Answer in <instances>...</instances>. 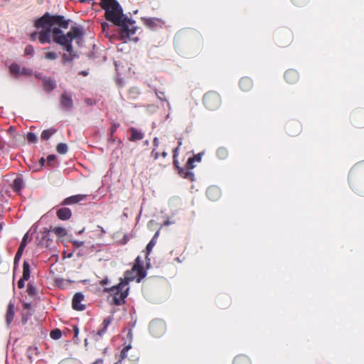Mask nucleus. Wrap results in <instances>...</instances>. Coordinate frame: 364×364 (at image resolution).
<instances>
[{
	"instance_id": "4",
	"label": "nucleus",
	"mask_w": 364,
	"mask_h": 364,
	"mask_svg": "<svg viewBox=\"0 0 364 364\" xmlns=\"http://www.w3.org/2000/svg\"><path fill=\"white\" fill-rule=\"evenodd\" d=\"M140 260L139 257L136 259V264L133 266L132 269L129 272H127L124 279H121L124 282H127L136 280L137 282H140L141 279L145 277L146 273L143 270L142 267L139 264Z\"/></svg>"
},
{
	"instance_id": "26",
	"label": "nucleus",
	"mask_w": 364,
	"mask_h": 364,
	"mask_svg": "<svg viewBox=\"0 0 364 364\" xmlns=\"http://www.w3.org/2000/svg\"><path fill=\"white\" fill-rule=\"evenodd\" d=\"M50 337L53 339H59L61 337V331L59 329L53 330L50 332Z\"/></svg>"
},
{
	"instance_id": "52",
	"label": "nucleus",
	"mask_w": 364,
	"mask_h": 364,
	"mask_svg": "<svg viewBox=\"0 0 364 364\" xmlns=\"http://www.w3.org/2000/svg\"><path fill=\"white\" fill-rule=\"evenodd\" d=\"M295 4H299V0H292Z\"/></svg>"
},
{
	"instance_id": "13",
	"label": "nucleus",
	"mask_w": 364,
	"mask_h": 364,
	"mask_svg": "<svg viewBox=\"0 0 364 364\" xmlns=\"http://www.w3.org/2000/svg\"><path fill=\"white\" fill-rule=\"evenodd\" d=\"M14 317V306L12 303H9V304L8 306L6 316V323L8 325L10 324L11 322L13 321Z\"/></svg>"
},
{
	"instance_id": "23",
	"label": "nucleus",
	"mask_w": 364,
	"mask_h": 364,
	"mask_svg": "<svg viewBox=\"0 0 364 364\" xmlns=\"http://www.w3.org/2000/svg\"><path fill=\"white\" fill-rule=\"evenodd\" d=\"M58 57V53L53 51L46 52L44 54V58L48 60H54L57 59Z\"/></svg>"
},
{
	"instance_id": "1",
	"label": "nucleus",
	"mask_w": 364,
	"mask_h": 364,
	"mask_svg": "<svg viewBox=\"0 0 364 364\" xmlns=\"http://www.w3.org/2000/svg\"><path fill=\"white\" fill-rule=\"evenodd\" d=\"M35 26L38 31L31 33L30 38L32 41L38 38L41 43L45 44L50 43L52 36L53 41L60 45L72 58L76 56L72 43L75 41L79 44L82 41L83 33L80 28H72L66 35H64L62 28H68V21L63 16H50L48 14H44L36 21Z\"/></svg>"
},
{
	"instance_id": "12",
	"label": "nucleus",
	"mask_w": 364,
	"mask_h": 364,
	"mask_svg": "<svg viewBox=\"0 0 364 364\" xmlns=\"http://www.w3.org/2000/svg\"><path fill=\"white\" fill-rule=\"evenodd\" d=\"M285 78L287 82L290 83H293L298 79V74L294 70H289L287 71L285 74Z\"/></svg>"
},
{
	"instance_id": "25",
	"label": "nucleus",
	"mask_w": 364,
	"mask_h": 364,
	"mask_svg": "<svg viewBox=\"0 0 364 364\" xmlns=\"http://www.w3.org/2000/svg\"><path fill=\"white\" fill-rule=\"evenodd\" d=\"M55 133V130L53 129H47L44 130L41 134V138L43 139H48L53 134Z\"/></svg>"
},
{
	"instance_id": "9",
	"label": "nucleus",
	"mask_w": 364,
	"mask_h": 364,
	"mask_svg": "<svg viewBox=\"0 0 364 364\" xmlns=\"http://www.w3.org/2000/svg\"><path fill=\"white\" fill-rule=\"evenodd\" d=\"M220 189L216 186L209 187L207 190V196L212 200H217L220 197Z\"/></svg>"
},
{
	"instance_id": "45",
	"label": "nucleus",
	"mask_w": 364,
	"mask_h": 364,
	"mask_svg": "<svg viewBox=\"0 0 364 364\" xmlns=\"http://www.w3.org/2000/svg\"><path fill=\"white\" fill-rule=\"evenodd\" d=\"M8 132L10 133L11 134H14V128L13 127H10L9 129H8Z\"/></svg>"
},
{
	"instance_id": "36",
	"label": "nucleus",
	"mask_w": 364,
	"mask_h": 364,
	"mask_svg": "<svg viewBox=\"0 0 364 364\" xmlns=\"http://www.w3.org/2000/svg\"><path fill=\"white\" fill-rule=\"evenodd\" d=\"M25 281H26V279H23V278H21L18 282V287L20 288V289H22L23 287H24V282Z\"/></svg>"
},
{
	"instance_id": "56",
	"label": "nucleus",
	"mask_w": 364,
	"mask_h": 364,
	"mask_svg": "<svg viewBox=\"0 0 364 364\" xmlns=\"http://www.w3.org/2000/svg\"><path fill=\"white\" fill-rule=\"evenodd\" d=\"M114 364H122V363H121V361H119V362H117V363H114Z\"/></svg>"
},
{
	"instance_id": "7",
	"label": "nucleus",
	"mask_w": 364,
	"mask_h": 364,
	"mask_svg": "<svg viewBox=\"0 0 364 364\" xmlns=\"http://www.w3.org/2000/svg\"><path fill=\"white\" fill-rule=\"evenodd\" d=\"M87 196L83 194H78L75 196H73L68 198H66L63 200L64 205H73L75 203H77L82 200H84L86 198Z\"/></svg>"
},
{
	"instance_id": "46",
	"label": "nucleus",
	"mask_w": 364,
	"mask_h": 364,
	"mask_svg": "<svg viewBox=\"0 0 364 364\" xmlns=\"http://www.w3.org/2000/svg\"><path fill=\"white\" fill-rule=\"evenodd\" d=\"M108 282H109V281H108V279H103V280H102V281L100 282V284H101V285H105V284H107L108 283Z\"/></svg>"
},
{
	"instance_id": "5",
	"label": "nucleus",
	"mask_w": 364,
	"mask_h": 364,
	"mask_svg": "<svg viewBox=\"0 0 364 364\" xmlns=\"http://www.w3.org/2000/svg\"><path fill=\"white\" fill-rule=\"evenodd\" d=\"M204 103L208 109H215L220 105V97L215 92H209L204 97Z\"/></svg>"
},
{
	"instance_id": "17",
	"label": "nucleus",
	"mask_w": 364,
	"mask_h": 364,
	"mask_svg": "<svg viewBox=\"0 0 364 364\" xmlns=\"http://www.w3.org/2000/svg\"><path fill=\"white\" fill-rule=\"evenodd\" d=\"M62 105L65 107H70L73 105L71 97L67 94H63L61 97Z\"/></svg>"
},
{
	"instance_id": "30",
	"label": "nucleus",
	"mask_w": 364,
	"mask_h": 364,
	"mask_svg": "<svg viewBox=\"0 0 364 364\" xmlns=\"http://www.w3.org/2000/svg\"><path fill=\"white\" fill-rule=\"evenodd\" d=\"M156 240H154V238H152V240L148 243L146 246V250L148 252V254L151 251L152 248L154 247L156 244Z\"/></svg>"
},
{
	"instance_id": "3",
	"label": "nucleus",
	"mask_w": 364,
	"mask_h": 364,
	"mask_svg": "<svg viewBox=\"0 0 364 364\" xmlns=\"http://www.w3.org/2000/svg\"><path fill=\"white\" fill-rule=\"evenodd\" d=\"M105 291L109 292L113 297V301L115 304L119 305L124 301V299L128 295L129 287L127 282H124L121 280L117 286H113L111 288H105Z\"/></svg>"
},
{
	"instance_id": "31",
	"label": "nucleus",
	"mask_w": 364,
	"mask_h": 364,
	"mask_svg": "<svg viewBox=\"0 0 364 364\" xmlns=\"http://www.w3.org/2000/svg\"><path fill=\"white\" fill-rule=\"evenodd\" d=\"M130 348H131V346H130V345H129V346H127L124 347V348L122 349V352H121V356H122V359H124V358H125L127 357V352H128V350H129Z\"/></svg>"
},
{
	"instance_id": "15",
	"label": "nucleus",
	"mask_w": 364,
	"mask_h": 364,
	"mask_svg": "<svg viewBox=\"0 0 364 364\" xmlns=\"http://www.w3.org/2000/svg\"><path fill=\"white\" fill-rule=\"evenodd\" d=\"M240 86L243 90H248L252 87V81L250 78L244 77L240 82Z\"/></svg>"
},
{
	"instance_id": "34",
	"label": "nucleus",
	"mask_w": 364,
	"mask_h": 364,
	"mask_svg": "<svg viewBox=\"0 0 364 364\" xmlns=\"http://www.w3.org/2000/svg\"><path fill=\"white\" fill-rule=\"evenodd\" d=\"M27 240H28V234L26 233L23 236L20 245L25 247L27 244Z\"/></svg>"
},
{
	"instance_id": "20",
	"label": "nucleus",
	"mask_w": 364,
	"mask_h": 364,
	"mask_svg": "<svg viewBox=\"0 0 364 364\" xmlns=\"http://www.w3.org/2000/svg\"><path fill=\"white\" fill-rule=\"evenodd\" d=\"M131 140L135 141V140H140L143 138V134L140 132L137 131L134 128L131 129Z\"/></svg>"
},
{
	"instance_id": "39",
	"label": "nucleus",
	"mask_w": 364,
	"mask_h": 364,
	"mask_svg": "<svg viewBox=\"0 0 364 364\" xmlns=\"http://www.w3.org/2000/svg\"><path fill=\"white\" fill-rule=\"evenodd\" d=\"M202 154H203L200 153V154H198L193 157V158H195L196 162H200L201 161Z\"/></svg>"
},
{
	"instance_id": "40",
	"label": "nucleus",
	"mask_w": 364,
	"mask_h": 364,
	"mask_svg": "<svg viewBox=\"0 0 364 364\" xmlns=\"http://www.w3.org/2000/svg\"><path fill=\"white\" fill-rule=\"evenodd\" d=\"M21 254L16 252L15 258H14V264H16L21 259Z\"/></svg>"
},
{
	"instance_id": "48",
	"label": "nucleus",
	"mask_w": 364,
	"mask_h": 364,
	"mask_svg": "<svg viewBox=\"0 0 364 364\" xmlns=\"http://www.w3.org/2000/svg\"><path fill=\"white\" fill-rule=\"evenodd\" d=\"M159 230L156 232V233H155V235H154V236L153 237V238H154V240L156 241V238L159 237Z\"/></svg>"
},
{
	"instance_id": "47",
	"label": "nucleus",
	"mask_w": 364,
	"mask_h": 364,
	"mask_svg": "<svg viewBox=\"0 0 364 364\" xmlns=\"http://www.w3.org/2000/svg\"><path fill=\"white\" fill-rule=\"evenodd\" d=\"M75 337H77L79 334V329L77 328H74Z\"/></svg>"
},
{
	"instance_id": "11",
	"label": "nucleus",
	"mask_w": 364,
	"mask_h": 364,
	"mask_svg": "<svg viewBox=\"0 0 364 364\" xmlns=\"http://www.w3.org/2000/svg\"><path fill=\"white\" fill-rule=\"evenodd\" d=\"M71 210L67 208H61L57 212L58 217L63 220L69 219L71 216Z\"/></svg>"
},
{
	"instance_id": "44",
	"label": "nucleus",
	"mask_w": 364,
	"mask_h": 364,
	"mask_svg": "<svg viewBox=\"0 0 364 364\" xmlns=\"http://www.w3.org/2000/svg\"><path fill=\"white\" fill-rule=\"evenodd\" d=\"M24 248H25L24 247H22V246H21V245H20V246H19V247H18V250L17 252H18V253H20V254H21V255H22V254H23V250H24Z\"/></svg>"
},
{
	"instance_id": "32",
	"label": "nucleus",
	"mask_w": 364,
	"mask_h": 364,
	"mask_svg": "<svg viewBox=\"0 0 364 364\" xmlns=\"http://www.w3.org/2000/svg\"><path fill=\"white\" fill-rule=\"evenodd\" d=\"M27 291L31 295H34L36 293V289L31 284H29L27 288Z\"/></svg>"
},
{
	"instance_id": "10",
	"label": "nucleus",
	"mask_w": 364,
	"mask_h": 364,
	"mask_svg": "<svg viewBox=\"0 0 364 364\" xmlns=\"http://www.w3.org/2000/svg\"><path fill=\"white\" fill-rule=\"evenodd\" d=\"M157 328H161V331L164 330V325L161 321H155L151 323L150 330L152 332V333L156 336H157L160 334V332H157V331H156Z\"/></svg>"
},
{
	"instance_id": "22",
	"label": "nucleus",
	"mask_w": 364,
	"mask_h": 364,
	"mask_svg": "<svg viewBox=\"0 0 364 364\" xmlns=\"http://www.w3.org/2000/svg\"><path fill=\"white\" fill-rule=\"evenodd\" d=\"M57 151L60 154H65L68 152V146L65 143H60L56 147Z\"/></svg>"
},
{
	"instance_id": "21",
	"label": "nucleus",
	"mask_w": 364,
	"mask_h": 364,
	"mask_svg": "<svg viewBox=\"0 0 364 364\" xmlns=\"http://www.w3.org/2000/svg\"><path fill=\"white\" fill-rule=\"evenodd\" d=\"M234 364H250V363L247 357L240 355L235 358Z\"/></svg>"
},
{
	"instance_id": "6",
	"label": "nucleus",
	"mask_w": 364,
	"mask_h": 364,
	"mask_svg": "<svg viewBox=\"0 0 364 364\" xmlns=\"http://www.w3.org/2000/svg\"><path fill=\"white\" fill-rule=\"evenodd\" d=\"M84 300V296L81 293H76L72 301L73 308L77 311H82L85 309V305L82 304Z\"/></svg>"
},
{
	"instance_id": "35",
	"label": "nucleus",
	"mask_w": 364,
	"mask_h": 364,
	"mask_svg": "<svg viewBox=\"0 0 364 364\" xmlns=\"http://www.w3.org/2000/svg\"><path fill=\"white\" fill-rule=\"evenodd\" d=\"M227 153H226V151L223 149H219L218 150V155L220 156V157H225Z\"/></svg>"
},
{
	"instance_id": "19",
	"label": "nucleus",
	"mask_w": 364,
	"mask_h": 364,
	"mask_svg": "<svg viewBox=\"0 0 364 364\" xmlns=\"http://www.w3.org/2000/svg\"><path fill=\"white\" fill-rule=\"evenodd\" d=\"M30 277V266L27 262H23V279L28 280Z\"/></svg>"
},
{
	"instance_id": "54",
	"label": "nucleus",
	"mask_w": 364,
	"mask_h": 364,
	"mask_svg": "<svg viewBox=\"0 0 364 364\" xmlns=\"http://www.w3.org/2000/svg\"><path fill=\"white\" fill-rule=\"evenodd\" d=\"M63 59H65V60H68V59L67 58V57H66V55H64L63 56Z\"/></svg>"
},
{
	"instance_id": "50",
	"label": "nucleus",
	"mask_w": 364,
	"mask_h": 364,
	"mask_svg": "<svg viewBox=\"0 0 364 364\" xmlns=\"http://www.w3.org/2000/svg\"><path fill=\"white\" fill-rule=\"evenodd\" d=\"M170 221L169 220H167L164 223V225H170Z\"/></svg>"
},
{
	"instance_id": "51",
	"label": "nucleus",
	"mask_w": 364,
	"mask_h": 364,
	"mask_svg": "<svg viewBox=\"0 0 364 364\" xmlns=\"http://www.w3.org/2000/svg\"><path fill=\"white\" fill-rule=\"evenodd\" d=\"M101 363H102V361L98 360V361H96L95 363H94L93 364H101Z\"/></svg>"
},
{
	"instance_id": "29",
	"label": "nucleus",
	"mask_w": 364,
	"mask_h": 364,
	"mask_svg": "<svg viewBox=\"0 0 364 364\" xmlns=\"http://www.w3.org/2000/svg\"><path fill=\"white\" fill-rule=\"evenodd\" d=\"M195 158H189L188 160V162H187V165H188V168L190 169H193L196 167V164H195Z\"/></svg>"
},
{
	"instance_id": "24",
	"label": "nucleus",
	"mask_w": 364,
	"mask_h": 364,
	"mask_svg": "<svg viewBox=\"0 0 364 364\" xmlns=\"http://www.w3.org/2000/svg\"><path fill=\"white\" fill-rule=\"evenodd\" d=\"M146 24L150 28H154V26L161 25V21L159 19H156V18H151V19H149L147 21Z\"/></svg>"
},
{
	"instance_id": "8",
	"label": "nucleus",
	"mask_w": 364,
	"mask_h": 364,
	"mask_svg": "<svg viewBox=\"0 0 364 364\" xmlns=\"http://www.w3.org/2000/svg\"><path fill=\"white\" fill-rule=\"evenodd\" d=\"M10 71L14 75H28L30 74V71L26 68L21 69L20 66L18 64L13 63L10 65Z\"/></svg>"
},
{
	"instance_id": "37",
	"label": "nucleus",
	"mask_w": 364,
	"mask_h": 364,
	"mask_svg": "<svg viewBox=\"0 0 364 364\" xmlns=\"http://www.w3.org/2000/svg\"><path fill=\"white\" fill-rule=\"evenodd\" d=\"M101 26H102V31L105 32L107 31V28L109 27V24L107 22H103V23H102Z\"/></svg>"
},
{
	"instance_id": "42",
	"label": "nucleus",
	"mask_w": 364,
	"mask_h": 364,
	"mask_svg": "<svg viewBox=\"0 0 364 364\" xmlns=\"http://www.w3.org/2000/svg\"><path fill=\"white\" fill-rule=\"evenodd\" d=\"M55 159V155H49L47 157V161H48V163L52 162Z\"/></svg>"
},
{
	"instance_id": "28",
	"label": "nucleus",
	"mask_w": 364,
	"mask_h": 364,
	"mask_svg": "<svg viewBox=\"0 0 364 364\" xmlns=\"http://www.w3.org/2000/svg\"><path fill=\"white\" fill-rule=\"evenodd\" d=\"M110 322H111V319H109V318L105 319L104 321L105 327L102 330H100L98 331L97 334L99 336H102L105 333V331H106V329H107L108 325L110 323Z\"/></svg>"
},
{
	"instance_id": "53",
	"label": "nucleus",
	"mask_w": 364,
	"mask_h": 364,
	"mask_svg": "<svg viewBox=\"0 0 364 364\" xmlns=\"http://www.w3.org/2000/svg\"><path fill=\"white\" fill-rule=\"evenodd\" d=\"M84 230H85V228H82L81 230H80L78 232V234H81L82 232H83Z\"/></svg>"
},
{
	"instance_id": "2",
	"label": "nucleus",
	"mask_w": 364,
	"mask_h": 364,
	"mask_svg": "<svg viewBox=\"0 0 364 364\" xmlns=\"http://www.w3.org/2000/svg\"><path fill=\"white\" fill-rule=\"evenodd\" d=\"M100 5L105 10L107 20L121 28V38L128 39L136 32L134 22L123 14L122 9L115 0H100Z\"/></svg>"
},
{
	"instance_id": "38",
	"label": "nucleus",
	"mask_w": 364,
	"mask_h": 364,
	"mask_svg": "<svg viewBox=\"0 0 364 364\" xmlns=\"http://www.w3.org/2000/svg\"><path fill=\"white\" fill-rule=\"evenodd\" d=\"M181 144H182V141H180L178 142V146L174 149V151H173V157L174 158H176V156L178 155V150H179V146H181Z\"/></svg>"
},
{
	"instance_id": "18",
	"label": "nucleus",
	"mask_w": 364,
	"mask_h": 364,
	"mask_svg": "<svg viewBox=\"0 0 364 364\" xmlns=\"http://www.w3.org/2000/svg\"><path fill=\"white\" fill-rule=\"evenodd\" d=\"M52 232L58 237H63L67 235V230L62 227H55Z\"/></svg>"
},
{
	"instance_id": "16",
	"label": "nucleus",
	"mask_w": 364,
	"mask_h": 364,
	"mask_svg": "<svg viewBox=\"0 0 364 364\" xmlns=\"http://www.w3.org/2000/svg\"><path fill=\"white\" fill-rule=\"evenodd\" d=\"M23 186V181L21 178H16L14 179L12 188L15 191L19 192Z\"/></svg>"
},
{
	"instance_id": "33",
	"label": "nucleus",
	"mask_w": 364,
	"mask_h": 364,
	"mask_svg": "<svg viewBox=\"0 0 364 364\" xmlns=\"http://www.w3.org/2000/svg\"><path fill=\"white\" fill-rule=\"evenodd\" d=\"M71 242L77 248L82 247L85 243L83 241H79L76 240H71Z\"/></svg>"
},
{
	"instance_id": "49",
	"label": "nucleus",
	"mask_w": 364,
	"mask_h": 364,
	"mask_svg": "<svg viewBox=\"0 0 364 364\" xmlns=\"http://www.w3.org/2000/svg\"><path fill=\"white\" fill-rule=\"evenodd\" d=\"M44 161H45V160H44V159H43V158H41V159H40V163H41V166H43V165Z\"/></svg>"
},
{
	"instance_id": "41",
	"label": "nucleus",
	"mask_w": 364,
	"mask_h": 364,
	"mask_svg": "<svg viewBox=\"0 0 364 364\" xmlns=\"http://www.w3.org/2000/svg\"><path fill=\"white\" fill-rule=\"evenodd\" d=\"M33 51V48L31 46H27L26 48L25 52L26 54H31Z\"/></svg>"
},
{
	"instance_id": "14",
	"label": "nucleus",
	"mask_w": 364,
	"mask_h": 364,
	"mask_svg": "<svg viewBox=\"0 0 364 364\" xmlns=\"http://www.w3.org/2000/svg\"><path fill=\"white\" fill-rule=\"evenodd\" d=\"M43 86L46 90L50 91L55 87L56 82L52 78H46L43 80Z\"/></svg>"
},
{
	"instance_id": "55",
	"label": "nucleus",
	"mask_w": 364,
	"mask_h": 364,
	"mask_svg": "<svg viewBox=\"0 0 364 364\" xmlns=\"http://www.w3.org/2000/svg\"><path fill=\"white\" fill-rule=\"evenodd\" d=\"M25 306H26V308H28V306H29V304H25Z\"/></svg>"
},
{
	"instance_id": "43",
	"label": "nucleus",
	"mask_w": 364,
	"mask_h": 364,
	"mask_svg": "<svg viewBox=\"0 0 364 364\" xmlns=\"http://www.w3.org/2000/svg\"><path fill=\"white\" fill-rule=\"evenodd\" d=\"M153 143H154V146H156H156H159V139H158V138H156V137H155V138L154 139Z\"/></svg>"
},
{
	"instance_id": "27",
	"label": "nucleus",
	"mask_w": 364,
	"mask_h": 364,
	"mask_svg": "<svg viewBox=\"0 0 364 364\" xmlns=\"http://www.w3.org/2000/svg\"><path fill=\"white\" fill-rule=\"evenodd\" d=\"M26 139L29 142L36 143L37 141V137L35 134L28 132L26 136Z\"/></svg>"
}]
</instances>
